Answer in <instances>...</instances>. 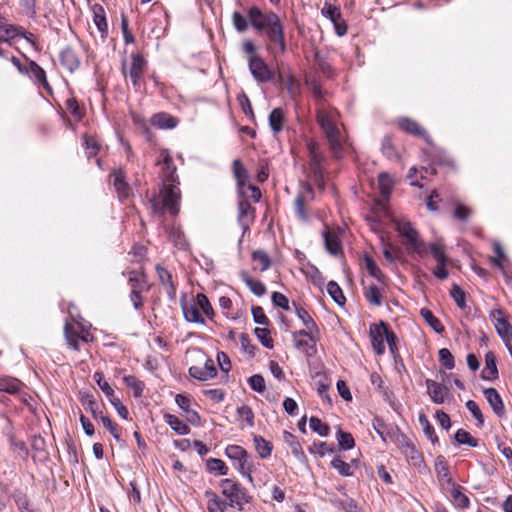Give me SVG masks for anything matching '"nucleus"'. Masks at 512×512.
I'll use <instances>...</instances> for the list:
<instances>
[{
	"instance_id": "3c124183",
	"label": "nucleus",
	"mask_w": 512,
	"mask_h": 512,
	"mask_svg": "<svg viewBox=\"0 0 512 512\" xmlns=\"http://www.w3.org/2000/svg\"><path fill=\"white\" fill-rule=\"evenodd\" d=\"M207 469L210 472H216L219 475H226L228 472V468L225 463L217 458H210L206 463Z\"/></svg>"
},
{
	"instance_id": "09e8293b",
	"label": "nucleus",
	"mask_w": 512,
	"mask_h": 512,
	"mask_svg": "<svg viewBox=\"0 0 512 512\" xmlns=\"http://www.w3.org/2000/svg\"><path fill=\"white\" fill-rule=\"evenodd\" d=\"M450 296L460 309H464L466 307V295L460 286L453 284L450 290Z\"/></svg>"
},
{
	"instance_id": "4c0bfd02",
	"label": "nucleus",
	"mask_w": 512,
	"mask_h": 512,
	"mask_svg": "<svg viewBox=\"0 0 512 512\" xmlns=\"http://www.w3.org/2000/svg\"><path fill=\"white\" fill-rule=\"evenodd\" d=\"M233 175L237 181V185L242 188L248 180V172L239 159L233 161L232 164Z\"/></svg>"
},
{
	"instance_id": "39448f33",
	"label": "nucleus",
	"mask_w": 512,
	"mask_h": 512,
	"mask_svg": "<svg viewBox=\"0 0 512 512\" xmlns=\"http://www.w3.org/2000/svg\"><path fill=\"white\" fill-rule=\"evenodd\" d=\"M147 62L140 53H133L131 55V62L129 66L126 61L122 62V72L125 77H129L133 86H138L140 79L143 77L146 70Z\"/></svg>"
},
{
	"instance_id": "ea45409f",
	"label": "nucleus",
	"mask_w": 512,
	"mask_h": 512,
	"mask_svg": "<svg viewBox=\"0 0 512 512\" xmlns=\"http://www.w3.org/2000/svg\"><path fill=\"white\" fill-rule=\"evenodd\" d=\"M451 498L453 504L458 508H466L469 505V498L461 491V487L452 484Z\"/></svg>"
},
{
	"instance_id": "6e6552de",
	"label": "nucleus",
	"mask_w": 512,
	"mask_h": 512,
	"mask_svg": "<svg viewBox=\"0 0 512 512\" xmlns=\"http://www.w3.org/2000/svg\"><path fill=\"white\" fill-rule=\"evenodd\" d=\"M389 327L386 323L380 322V324H373L370 326L369 334L371 338V344L373 350L377 355H382L385 352L384 341L389 333Z\"/></svg>"
},
{
	"instance_id": "864d4df0",
	"label": "nucleus",
	"mask_w": 512,
	"mask_h": 512,
	"mask_svg": "<svg viewBox=\"0 0 512 512\" xmlns=\"http://www.w3.org/2000/svg\"><path fill=\"white\" fill-rule=\"evenodd\" d=\"M309 424L310 428L320 436H328L330 428L326 423H323L319 418L311 417Z\"/></svg>"
},
{
	"instance_id": "8fccbe9b",
	"label": "nucleus",
	"mask_w": 512,
	"mask_h": 512,
	"mask_svg": "<svg viewBox=\"0 0 512 512\" xmlns=\"http://www.w3.org/2000/svg\"><path fill=\"white\" fill-rule=\"evenodd\" d=\"M455 440L459 444H466L470 447L478 446V439L472 437L470 433L465 431L464 429H458L455 433Z\"/></svg>"
},
{
	"instance_id": "e433bc0d",
	"label": "nucleus",
	"mask_w": 512,
	"mask_h": 512,
	"mask_svg": "<svg viewBox=\"0 0 512 512\" xmlns=\"http://www.w3.org/2000/svg\"><path fill=\"white\" fill-rule=\"evenodd\" d=\"M255 449L261 459L268 458L272 453L271 442L265 440L262 436H254Z\"/></svg>"
},
{
	"instance_id": "79ce46f5",
	"label": "nucleus",
	"mask_w": 512,
	"mask_h": 512,
	"mask_svg": "<svg viewBox=\"0 0 512 512\" xmlns=\"http://www.w3.org/2000/svg\"><path fill=\"white\" fill-rule=\"evenodd\" d=\"M124 383L133 390V394L135 397L142 396V393L145 388L144 382L140 381L133 375H127L123 377Z\"/></svg>"
},
{
	"instance_id": "bf43d9fd",
	"label": "nucleus",
	"mask_w": 512,
	"mask_h": 512,
	"mask_svg": "<svg viewBox=\"0 0 512 512\" xmlns=\"http://www.w3.org/2000/svg\"><path fill=\"white\" fill-rule=\"evenodd\" d=\"M254 333L264 347L268 349L273 348V340L267 328H255Z\"/></svg>"
},
{
	"instance_id": "c85d7f7f",
	"label": "nucleus",
	"mask_w": 512,
	"mask_h": 512,
	"mask_svg": "<svg viewBox=\"0 0 512 512\" xmlns=\"http://www.w3.org/2000/svg\"><path fill=\"white\" fill-rule=\"evenodd\" d=\"M164 420L177 434L187 435L190 433L189 426L180 420L177 416L167 413L164 415Z\"/></svg>"
},
{
	"instance_id": "13d9d810",
	"label": "nucleus",
	"mask_w": 512,
	"mask_h": 512,
	"mask_svg": "<svg viewBox=\"0 0 512 512\" xmlns=\"http://www.w3.org/2000/svg\"><path fill=\"white\" fill-rule=\"evenodd\" d=\"M337 440L340 448L344 450L351 449L355 444L352 435L340 429L337 432Z\"/></svg>"
},
{
	"instance_id": "de8ad7c7",
	"label": "nucleus",
	"mask_w": 512,
	"mask_h": 512,
	"mask_svg": "<svg viewBox=\"0 0 512 512\" xmlns=\"http://www.w3.org/2000/svg\"><path fill=\"white\" fill-rule=\"evenodd\" d=\"M419 422L423 428V432L425 436L432 442L435 443L438 441V437L435 433L434 427L430 424L429 420L425 416V414H420Z\"/></svg>"
},
{
	"instance_id": "c9c22d12",
	"label": "nucleus",
	"mask_w": 512,
	"mask_h": 512,
	"mask_svg": "<svg viewBox=\"0 0 512 512\" xmlns=\"http://www.w3.org/2000/svg\"><path fill=\"white\" fill-rule=\"evenodd\" d=\"M20 35H23V33L18 26L11 24H3L0 26V41L9 42Z\"/></svg>"
},
{
	"instance_id": "a18cd8bd",
	"label": "nucleus",
	"mask_w": 512,
	"mask_h": 512,
	"mask_svg": "<svg viewBox=\"0 0 512 512\" xmlns=\"http://www.w3.org/2000/svg\"><path fill=\"white\" fill-rule=\"evenodd\" d=\"M327 292L338 305H343L345 303V296L342 289L336 282L330 281L327 284Z\"/></svg>"
},
{
	"instance_id": "680f3d73",
	"label": "nucleus",
	"mask_w": 512,
	"mask_h": 512,
	"mask_svg": "<svg viewBox=\"0 0 512 512\" xmlns=\"http://www.w3.org/2000/svg\"><path fill=\"white\" fill-rule=\"evenodd\" d=\"M490 265L492 268L500 270L505 277L511 278L508 258H490Z\"/></svg>"
},
{
	"instance_id": "a211bd4d",
	"label": "nucleus",
	"mask_w": 512,
	"mask_h": 512,
	"mask_svg": "<svg viewBox=\"0 0 512 512\" xmlns=\"http://www.w3.org/2000/svg\"><path fill=\"white\" fill-rule=\"evenodd\" d=\"M426 386H427L428 394L430 395L431 400L434 403L441 404L444 402L445 397L447 395V388L444 385H442L436 381L427 379Z\"/></svg>"
},
{
	"instance_id": "f3484780",
	"label": "nucleus",
	"mask_w": 512,
	"mask_h": 512,
	"mask_svg": "<svg viewBox=\"0 0 512 512\" xmlns=\"http://www.w3.org/2000/svg\"><path fill=\"white\" fill-rule=\"evenodd\" d=\"M484 397L497 416H503L505 407L503 401L495 388H487L483 391Z\"/></svg>"
},
{
	"instance_id": "58836bf2",
	"label": "nucleus",
	"mask_w": 512,
	"mask_h": 512,
	"mask_svg": "<svg viewBox=\"0 0 512 512\" xmlns=\"http://www.w3.org/2000/svg\"><path fill=\"white\" fill-rule=\"evenodd\" d=\"M420 314L435 332L442 333L444 331L445 328L441 321L429 309L422 308Z\"/></svg>"
},
{
	"instance_id": "a19ab883",
	"label": "nucleus",
	"mask_w": 512,
	"mask_h": 512,
	"mask_svg": "<svg viewBox=\"0 0 512 512\" xmlns=\"http://www.w3.org/2000/svg\"><path fill=\"white\" fill-rule=\"evenodd\" d=\"M184 317L189 322L204 324L205 320L200 313L197 305L185 306L183 308Z\"/></svg>"
},
{
	"instance_id": "69168bd1",
	"label": "nucleus",
	"mask_w": 512,
	"mask_h": 512,
	"mask_svg": "<svg viewBox=\"0 0 512 512\" xmlns=\"http://www.w3.org/2000/svg\"><path fill=\"white\" fill-rule=\"evenodd\" d=\"M466 408L472 414V416L476 419L477 425L482 426L484 424L483 414L478 406V404L473 400H468L466 402Z\"/></svg>"
},
{
	"instance_id": "9b49d317",
	"label": "nucleus",
	"mask_w": 512,
	"mask_h": 512,
	"mask_svg": "<svg viewBox=\"0 0 512 512\" xmlns=\"http://www.w3.org/2000/svg\"><path fill=\"white\" fill-rule=\"evenodd\" d=\"M341 230L334 228H326L323 236L324 242L326 246V250L330 254H339L342 253V244L340 239Z\"/></svg>"
},
{
	"instance_id": "5fc2aeb1",
	"label": "nucleus",
	"mask_w": 512,
	"mask_h": 512,
	"mask_svg": "<svg viewBox=\"0 0 512 512\" xmlns=\"http://www.w3.org/2000/svg\"><path fill=\"white\" fill-rule=\"evenodd\" d=\"M282 82L291 97L294 98L300 94V84L293 76L288 75L286 78L282 79Z\"/></svg>"
},
{
	"instance_id": "1a4fd4ad",
	"label": "nucleus",
	"mask_w": 512,
	"mask_h": 512,
	"mask_svg": "<svg viewBox=\"0 0 512 512\" xmlns=\"http://www.w3.org/2000/svg\"><path fill=\"white\" fill-rule=\"evenodd\" d=\"M249 69L258 82H268L273 78V72L259 56L249 57Z\"/></svg>"
},
{
	"instance_id": "dca6fc26",
	"label": "nucleus",
	"mask_w": 512,
	"mask_h": 512,
	"mask_svg": "<svg viewBox=\"0 0 512 512\" xmlns=\"http://www.w3.org/2000/svg\"><path fill=\"white\" fill-rule=\"evenodd\" d=\"M378 185L383 200L378 201L377 205H379L381 209L386 211L385 202L388 200V197L394 185V181L388 173L383 172L380 173L378 176Z\"/></svg>"
},
{
	"instance_id": "393cba45",
	"label": "nucleus",
	"mask_w": 512,
	"mask_h": 512,
	"mask_svg": "<svg viewBox=\"0 0 512 512\" xmlns=\"http://www.w3.org/2000/svg\"><path fill=\"white\" fill-rule=\"evenodd\" d=\"M399 126L402 130L406 131L407 133L425 139L427 138L425 129L421 127V125L415 120H412L410 118H402L399 120Z\"/></svg>"
},
{
	"instance_id": "4468645a",
	"label": "nucleus",
	"mask_w": 512,
	"mask_h": 512,
	"mask_svg": "<svg viewBox=\"0 0 512 512\" xmlns=\"http://www.w3.org/2000/svg\"><path fill=\"white\" fill-rule=\"evenodd\" d=\"M295 312L298 318L302 321L305 328L307 329L308 338H310L312 342H316L319 338V329L315 321L312 319L309 313L302 307L295 306Z\"/></svg>"
},
{
	"instance_id": "cd10ccee",
	"label": "nucleus",
	"mask_w": 512,
	"mask_h": 512,
	"mask_svg": "<svg viewBox=\"0 0 512 512\" xmlns=\"http://www.w3.org/2000/svg\"><path fill=\"white\" fill-rule=\"evenodd\" d=\"M156 271H157L160 282L166 289L167 294L170 297H173L175 295L176 288L173 284L171 273L160 265L156 266Z\"/></svg>"
},
{
	"instance_id": "aec40b11",
	"label": "nucleus",
	"mask_w": 512,
	"mask_h": 512,
	"mask_svg": "<svg viewBox=\"0 0 512 512\" xmlns=\"http://www.w3.org/2000/svg\"><path fill=\"white\" fill-rule=\"evenodd\" d=\"M64 334L65 338L68 342V345L74 350H79V340L86 341L84 336H80L79 334V325L73 323H66L64 326Z\"/></svg>"
},
{
	"instance_id": "5701e85b",
	"label": "nucleus",
	"mask_w": 512,
	"mask_h": 512,
	"mask_svg": "<svg viewBox=\"0 0 512 512\" xmlns=\"http://www.w3.org/2000/svg\"><path fill=\"white\" fill-rule=\"evenodd\" d=\"M307 148L310 157V166L315 175L321 174V162L323 160L322 155L319 153L318 144L314 141L307 143Z\"/></svg>"
},
{
	"instance_id": "412c9836",
	"label": "nucleus",
	"mask_w": 512,
	"mask_h": 512,
	"mask_svg": "<svg viewBox=\"0 0 512 512\" xmlns=\"http://www.w3.org/2000/svg\"><path fill=\"white\" fill-rule=\"evenodd\" d=\"M113 186L115 187L119 197L127 198L131 194V189L128 183L125 181V176L122 170H115L111 174Z\"/></svg>"
},
{
	"instance_id": "e2e57ef3",
	"label": "nucleus",
	"mask_w": 512,
	"mask_h": 512,
	"mask_svg": "<svg viewBox=\"0 0 512 512\" xmlns=\"http://www.w3.org/2000/svg\"><path fill=\"white\" fill-rule=\"evenodd\" d=\"M404 452L413 461L414 465L419 466L422 463V456L413 443L406 441Z\"/></svg>"
},
{
	"instance_id": "0eeeda50",
	"label": "nucleus",
	"mask_w": 512,
	"mask_h": 512,
	"mask_svg": "<svg viewBox=\"0 0 512 512\" xmlns=\"http://www.w3.org/2000/svg\"><path fill=\"white\" fill-rule=\"evenodd\" d=\"M267 31V35L271 43L278 46L281 52L285 51V41L283 27L279 17L270 12V18H268V25L264 29Z\"/></svg>"
},
{
	"instance_id": "4d7b16f0",
	"label": "nucleus",
	"mask_w": 512,
	"mask_h": 512,
	"mask_svg": "<svg viewBox=\"0 0 512 512\" xmlns=\"http://www.w3.org/2000/svg\"><path fill=\"white\" fill-rule=\"evenodd\" d=\"M198 309L202 310L207 317H211L214 314L213 308L206 295L200 293L196 297V304Z\"/></svg>"
},
{
	"instance_id": "6ab92c4d",
	"label": "nucleus",
	"mask_w": 512,
	"mask_h": 512,
	"mask_svg": "<svg viewBox=\"0 0 512 512\" xmlns=\"http://www.w3.org/2000/svg\"><path fill=\"white\" fill-rule=\"evenodd\" d=\"M383 285L370 284L364 288V296L366 300L376 307L383 304Z\"/></svg>"
},
{
	"instance_id": "774afa93",
	"label": "nucleus",
	"mask_w": 512,
	"mask_h": 512,
	"mask_svg": "<svg viewBox=\"0 0 512 512\" xmlns=\"http://www.w3.org/2000/svg\"><path fill=\"white\" fill-rule=\"evenodd\" d=\"M303 271L305 275L311 279L314 285L321 286L324 283V279L316 267L310 265Z\"/></svg>"
},
{
	"instance_id": "0e129e2a",
	"label": "nucleus",
	"mask_w": 512,
	"mask_h": 512,
	"mask_svg": "<svg viewBox=\"0 0 512 512\" xmlns=\"http://www.w3.org/2000/svg\"><path fill=\"white\" fill-rule=\"evenodd\" d=\"M100 420L104 427L108 429L111 435L117 440H121V436L119 433V427L116 423H114L107 415H101Z\"/></svg>"
},
{
	"instance_id": "a878e982",
	"label": "nucleus",
	"mask_w": 512,
	"mask_h": 512,
	"mask_svg": "<svg viewBox=\"0 0 512 512\" xmlns=\"http://www.w3.org/2000/svg\"><path fill=\"white\" fill-rule=\"evenodd\" d=\"M364 261L361 264V267L367 271V273L375 278L379 284L385 286L386 285V276L384 273L379 269V267L374 262L373 258H363Z\"/></svg>"
},
{
	"instance_id": "4be33fe9",
	"label": "nucleus",
	"mask_w": 512,
	"mask_h": 512,
	"mask_svg": "<svg viewBox=\"0 0 512 512\" xmlns=\"http://www.w3.org/2000/svg\"><path fill=\"white\" fill-rule=\"evenodd\" d=\"M268 18H270V12L264 14L257 7H252L248 11V19L257 30H264L267 27Z\"/></svg>"
},
{
	"instance_id": "9d476101",
	"label": "nucleus",
	"mask_w": 512,
	"mask_h": 512,
	"mask_svg": "<svg viewBox=\"0 0 512 512\" xmlns=\"http://www.w3.org/2000/svg\"><path fill=\"white\" fill-rule=\"evenodd\" d=\"M322 14L330 19L335 27V30L339 36H343L347 32V26L341 18L340 8L330 3H325L321 10Z\"/></svg>"
},
{
	"instance_id": "c756f323",
	"label": "nucleus",
	"mask_w": 512,
	"mask_h": 512,
	"mask_svg": "<svg viewBox=\"0 0 512 512\" xmlns=\"http://www.w3.org/2000/svg\"><path fill=\"white\" fill-rule=\"evenodd\" d=\"M435 471L440 481H445L449 484L452 483V479L449 476L448 462L444 456L439 455L436 457Z\"/></svg>"
},
{
	"instance_id": "423d86ee",
	"label": "nucleus",
	"mask_w": 512,
	"mask_h": 512,
	"mask_svg": "<svg viewBox=\"0 0 512 512\" xmlns=\"http://www.w3.org/2000/svg\"><path fill=\"white\" fill-rule=\"evenodd\" d=\"M226 456L233 460L235 467L242 475H247L248 479L252 481L251 464L248 461V454L244 448L238 445H229L225 450Z\"/></svg>"
},
{
	"instance_id": "f704fd0d",
	"label": "nucleus",
	"mask_w": 512,
	"mask_h": 512,
	"mask_svg": "<svg viewBox=\"0 0 512 512\" xmlns=\"http://www.w3.org/2000/svg\"><path fill=\"white\" fill-rule=\"evenodd\" d=\"M22 386V382L16 378L0 377V391L15 394L21 390Z\"/></svg>"
},
{
	"instance_id": "b1692460",
	"label": "nucleus",
	"mask_w": 512,
	"mask_h": 512,
	"mask_svg": "<svg viewBox=\"0 0 512 512\" xmlns=\"http://www.w3.org/2000/svg\"><path fill=\"white\" fill-rule=\"evenodd\" d=\"M498 377V369L496 365V356L492 351H488L485 355V368L482 371V378L485 380H494Z\"/></svg>"
},
{
	"instance_id": "7ed1b4c3",
	"label": "nucleus",
	"mask_w": 512,
	"mask_h": 512,
	"mask_svg": "<svg viewBox=\"0 0 512 512\" xmlns=\"http://www.w3.org/2000/svg\"><path fill=\"white\" fill-rule=\"evenodd\" d=\"M394 225L399 234L405 238L406 244L413 249V252L418 254L427 252L423 243L419 239L418 232L413 228L409 221L405 219H395Z\"/></svg>"
},
{
	"instance_id": "2eb2a0df",
	"label": "nucleus",
	"mask_w": 512,
	"mask_h": 512,
	"mask_svg": "<svg viewBox=\"0 0 512 512\" xmlns=\"http://www.w3.org/2000/svg\"><path fill=\"white\" fill-rule=\"evenodd\" d=\"M255 209L250 202L243 199L238 204V221L240 222L244 231H246L250 224L254 221Z\"/></svg>"
},
{
	"instance_id": "ddd939ff",
	"label": "nucleus",
	"mask_w": 512,
	"mask_h": 512,
	"mask_svg": "<svg viewBox=\"0 0 512 512\" xmlns=\"http://www.w3.org/2000/svg\"><path fill=\"white\" fill-rule=\"evenodd\" d=\"M217 370L214 361L210 358L206 359L204 367L192 366L189 368L191 377L200 381H206L216 376Z\"/></svg>"
},
{
	"instance_id": "338daca9",
	"label": "nucleus",
	"mask_w": 512,
	"mask_h": 512,
	"mask_svg": "<svg viewBox=\"0 0 512 512\" xmlns=\"http://www.w3.org/2000/svg\"><path fill=\"white\" fill-rule=\"evenodd\" d=\"M248 383L252 390L262 393L266 389L265 380L262 375L254 374L248 379Z\"/></svg>"
},
{
	"instance_id": "72a5a7b5",
	"label": "nucleus",
	"mask_w": 512,
	"mask_h": 512,
	"mask_svg": "<svg viewBox=\"0 0 512 512\" xmlns=\"http://www.w3.org/2000/svg\"><path fill=\"white\" fill-rule=\"evenodd\" d=\"M152 124L160 129H171L176 126L177 121L169 114L159 113L153 116Z\"/></svg>"
},
{
	"instance_id": "c03bdc74",
	"label": "nucleus",
	"mask_w": 512,
	"mask_h": 512,
	"mask_svg": "<svg viewBox=\"0 0 512 512\" xmlns=\"http://www.w3.org/2000/svg\"><path fill=\"white\" fill-rule=\"evenodd\" d=\"M61 63L70 71L75 70L79 65V61L71 49H65L61 52Z\"/></svg>"
},
{
	"instance_id": "6e6d98bb",
	"label": "nucleus",
	"mask_w": 512,
	"mask_h": 512,
	"mask_svg": "<svg viewBox=\"0 0 512 512\" xmlns=\"http://www.w3.org/2000/svg\"><path fill=\"white\" fill-rule=\"evenodd\" d=\"M450 258H438L436 267L432 270L433 274L439 280H444L448 277L447 264Z\"/></svg>"
},
{
	"instance_id": "2f4dec72",
	"label": "nucleus",
	"mask_w": 512,
	"mask_h": 512,
	"mask_svg": "<svg viewBox=\"0 0 512 512\" xmlns=\"http://www.w3.org/2000/svg\"><path fill=\"white\" fill-rule=\"evenodd\" d=\"M240 277L256 296H262L266 293L265 285L260 281L252 279L246 271H241Z\"/></svg>"
},
{
	"instance_id": "20e7f679",
	"label": "nucleus",
	"mask_w": 512,
	"mask_h": 512,
	"mask_svg": "<svg viewBox=\"0 0 512 512\" xmlns=\"http://www.w3.org/2000/svg\"><path fill=\"white\" fill-rule=\"evenodd\" d=\"M220 486L222 494L229 499L230 506H242L249 502L246 490L231 479L222 480Z\"/></svg>"
},
{
	"instance_id": "f8f14e48",
	"label": "nucleus",
	"mask_w": 512,
	"mask_h": 512,
	"mask_svg": "<svg viewBox=\"0 0 512 512\" xmlns=\"http://www.w3.org/2000/svg\"><path fill=\"white\" fill-rule=\"evenodd\" d=\"M493 317L495 319V328L498 335L505 343L510 342L512 340V326L507 321L504 312L496 310L493 312Z\"/></svg>"
},
{
	"instance_id": "f03ea898",
	"label": "nucleus",
	"mask_w": 512,
	"mask_h": 512,
	"mask_svg": "<svg viewBox=\"0 0 512 512\" xmlns=\"http://www.w3.org/2000/svg\"><path fill=\"white\" fill-rule=\"evenodd\" d=\"M177 183H163L158 195L150 199L151 208L156 214L168 212L177 216L180 212L181 191Z\"/></svg>"
},
{
	"instance_id": "603ef678",
	"label": "nucleus",
	"mask_w": 512,
	"mask_h": 512,
	"mask_svg": "<svg viewBox=\"0 0 512 512\" xmlns=\"http://www.w3.org/2000/svg\"><path fill=\"white\" fill-rule=\"evenodd\" d=\"M331 466L336 469L341 476L347 477L353 474L351 466L339 457L332 459Z\"/></svg>"
},
{
	"instance_id": "473e14b6",
	"label": "nucleus",
	"mask_w": 512,
	"mask_h": 512,
	"mask_svg": "<svg viewBox=\"0 0 512 512\" xmlns=\"http://www.w3.org/2000/svg\"><path fill=\"white\" fill-rule=\"evenodd\" d=\"M285 120L284 111L281 108H275L269 115V125L274 133H279L283 129Z\"/></svg>"
},
{
	"instance_id": "bb28decb",
	"label": "nucleus",
	"mask_w": 512,
	"mask_h": 512,
	"mask_svg": "<svg viewBox=\"0 0 512 512\" xmlns=\"http://www.w3.org/2000/svg\"><path fill=\"white\" fill-rule=\"evenodd\" d=\"M161 157L163 159V167H162V171L164 174L163 183H177L174 178V173L176 171V167L173 165L172 158L166 151L161 152Z\"/></svg>"
},
{
	"instance_id": "7c9ffc66",
	"label": "nucleus",
	"mask_w": 512,
	"mask_h": 512,
	"mask_svg": "<svg viewBox=\"0 0 512 512\" xmlns=\"http://www.w3.org/2000/svg\"><path fill=\"white\" fill-rule=\"evenodd\" d=\"M205 496L208 498L207 509L209 512H224L228 505L226 501L212 491H206Z\"/></svg>"
},
{
	"instance_id": "f257e3e1",
	"label": "nucleus",
	"mask_w": 512,
	"mask_h": 512,
	"mask_svg": "<svg viewBox=\"0 0 512 512\" xmlns=\"http://www.w3.org/2000/svg\"><path fill=\"white\" fill-rule=\"evenodd\" d=\"M317 122L322 128L334 156L340 158L344 149L345 136L339 122L338 112L336 110L319 109Z\"/></svg>"
},
{
	"instance_id": "37998d69",
	"label": "nucleus",
	"mask_w": 512,
	"mask_h": 512,
	"mask_svg": "<svg viewBox=\"0 0 512 512\" xmlns=\"http://www.w3.org/2000/svg\"><path fill=\"white\" fill-rule=\"evenodd\" d=\"M237 415L240 421L246 423V425L250 428L254 427V413L250 406L242 405L237 408Z\"/></svg>"
},
{
	"instance_id": "49530a36",
	"label": "nucleus",
	"mask_w": 512,
	"mask_h": 512,
	"mask_svg": "<svg viewBox=\"0 0 512 512\" xmlns=\"http://www.w3.org/2000/svg\"><path fill=\"white\" fill-rule=\"evenodd\" d=\"M131 290L138 286L139 291H143L147 287L146 278L143 273L132 271L128 277Z\"/></svg>"
},
{
	"instance_id": "052dcab7",
	"label": "nucleus",
	"mask_w": 512,
	"mask_h": 512,
	"mask_svg": "<svg viewBox=\"0 0 512 512\" xmlns=\"http://www.w3.org/2000/svg\"><path fill=\"white\" fill-rule=\"evenodd\" d=\"M94 379L96 380L98 386L100 387V389L103 391V393L106 395V397L109 400L115 396L114 390L111 388L109 383L103 378L102 373L96 372L94 374Z\"/></svg>"
}]
</instances>
